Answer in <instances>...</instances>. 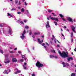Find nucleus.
Segmentation results:
<instances>
[{
  "mask_svg": "<svg viewBox=\"0 0 76 76\" xmlns=\"http://www.w3.org/2000/svg\"><path fill=\"white\" fill-rule=\"evenodd\" d=\"M58 53L59 54H60L61 56L64 58H65L66 57H68V56H69V54L67 52H66V53L65 51H63V52L62 53H61V51L59 50L58 51Z\"/></svg>",
  "mask_w": 76,
  "mask_h": 76,
  "instance_id": "nucleus-1",
  "label": "nucleus"
},
{
  "mask_svg": "<svg viewBox=\"0 0 76 76\" xmlns=\"http://www.w3.org/2000/svg\"><path fill=\"white\" fill-rule=\"evenodd\" d=\"M36 65L37 67H38V68L44 67V65L40 63V62H39V61H37V62L36 64Z\"/></svg>",
  "mask_w": 76,
  "mask_h": 76,
  "instance_id": "nucleus-2",
  "label": "nucleus"
},
{
  "mask_svg": "<svg viewBox=\"0 0 76 76\" xmlns=\"http://www.w3.org/2000/svg\"><path fill=\"white\" fill-rule=\"evenodd\" d=\"M49 18H50V19H52V20H56V22H58V19L57 18L51 17V16H49Z\"/></svg>",
  "mask_w": 76,
  "mask_h": 76,
  "instance_id": "nucleus-3",
  "label": "nucleus"
},
{
  "mask_svg": "<svg viewBox=\"0 0 76 76\" xmlns=\"http://www.w3.org/2000/svg\"><path fill=\"white\" fill-rule=\"evenodd\" d=\"M67 20L69 21V22H73V19L71 18L70 17H68L67 18Z\"/></svg>",
  "mask_w": 76,
  "mask_h": 76,
  "instance_id": "nucleus-4",
  "label": "nucleus"
},
{
  "mask_svg": "<svg viewBox=\"0 0 76 76\" xmlns=\"http://www.w3.org/2000/svg\"><path fill=\"white\" fill-rule=\"evenodd\" d=\"M47 24L46 25V28H48H48H50V26L49 25V21H47Z\"/></svg>",
  "mask_w": 76,
  "mask_h": 76,
  "instance_id": "nucleus-5",
  "label": "nucleus"
},
{
  "mask_svg": "<svg viewBox=\"0 0 76 76\" xmlns=\"http://www.w3.org/2000/svg\"><path fill=\"white\" fill-rule=\"evenodd\" d=\"M67 60L69 61H70V60H73V58L72 57L68 58Z\"/></svg>",
  "mask_w": 76,
  "mask_h": 76,
  "instance_id": "nucleus-6",
  "label": "nucleus"
},
{
  "mask_svg": "<svg viewBox=\"0 0 76 76\" xmlns=\"http://www.w3.org/2000/svg\"><path fill=\"white\" fill-rule=\"evenodd\" d=\"M72 29L74 32L76 33V32L75 31V27H74L73 26L72 27Z\"/></svg>",
  "mask_w": 76,
  "mask_h": 76,
  "instance_id": "nucleus-7",
  "label": "nucleus"
},
{
  "mask_svg": "<svg viewBox=\"0 0 76 76\" xmlns=\"http://www.w3.org/2000/svg\"><path fill=\"white\" fill-rule=\"evenodd\" d=\"M16 58H12V61H13V62L18 61V60H16Z\"/></svg>",
  "mask_w": 76,
  "mask_h": 76,
  "instance_id": "nucleus-8",
  "label": "nucleus"
},
{
  "mask_svg": "<svg viewBox=\"0 0 76 76\" xmlns=\"http://www.w3.org/2000/svg\"><path fill=\"white\" fill-rule=\"evenodd\" d=\"M7 14L8 16H10V17H11V18H13V16H12V15L10 14L9 13H7Z\"/></svg>",
  "mask_w": 76,
  "mask_h": 76,
  "instance_id": "nucleus-9",
  "label": "nucleus"
},
{
  "mask_svg": "<svg viewBox=\"0 0 76 76\" xmlns=\"http://www.w3.org/2000/svg\"><path fill=\"white\" fill-rule=\"evenodd\" d=\"M38 41V42H39V44H41V43H42V42H41V40H40L39 39H37Z\"/></svg>",
  "mask_w": 76,
  "mask_h": 76,
  "instance_id": "nucleus-10",
  "label": "nucleus"
},
{
  "mask_svg": "<svg viewBox=\"0 0 76 76\" xmlns=\"http://www.w3.org/2000/svg\"><path fill=\"white\" fill-rule=\"evenodd\" d=\"M50 57L51 58H53V57H54V55H50Z\"/></svg>",
  "mask_w": 76,
  "mask_h": 76,
  "instance_id": "nucleus-11",
  "label": "nucleus"
},
{
  "mask_svg": "<svg viewBox=\"0 0 76 76\" xmlns=\"http://www.w3.org/2000/svg\"><path fill=\"white\" fill-rule=\"evenodd\" d=\"M20 38L21 39H23L25 38V36H24V35H22V36H20Z\"/></svg>",
  "mask_w": 76,
  "mask_h": 76,
  "instance_id": "nucleus-12",
  "label": "nucleus"
},
{
  "mask_svg": "<svg viewBox=\"0 0 76 76\" xmlns=\"http://www.w3.org/2000/svg\"><path fill=\"white\" fill-rule=\"evenodd\" d=\"M11 31H12V28H10L9 29V34H11Z\"/></svg>",
  "mask_w": 76,
  "mask_h": 76,
  "instance_id": "nucleus-13",
  "label": "nucleus"
},
{
  "mask_svg": "<svg viewBox=\"0 0 76 76\" xmlns=\"http://www.w3.org/2000/svg\"><path fill=\"white\" fill-rule=\"evenodd\" d=\"M23 32L22 35H24V34H26V31H25V30L24 31H23Z\"/></svg>",
  "mask_w": 76,
  "mask_h": 76,
  "instance_id": "nucleus-14",
  "label": "nucleus"
},
{
  "mask_svg": "<svg viewBox=\"0 0 76 76\" xmlns=\"http://www.w3.org/2000/svg\"><path fill=\"white\" fill-rule=\"evenodd\" d=\"M40 34V32H37L36 33H34V35H39Z\"/></svg>",
  "mask_w": 76,
  "mask_h": 76,
  "instance_id": "nucleus-15",
  "label": "nucleus"
},
{
  "mask_svg": "<svg viewBox=\"0 0 76 76\" xmlns=\"http://www.w3.org/2000/svg\"><path fill=\"white\" fill-rule=\"evenodd\" d=\"M59 15L60 16V17H61L62 18L64 17V16H63V15L61 14H59Z\"/></svg>",
  "mask_w": 76,
  "mask_h": 76,
  "instance_id": "nucleus-16",
  "label": "nucleus"
},
{
  "mask_svg": "<svg viewBox=\"0 0 76 76\" xmlns=\"http://www.w3.org/2000/svg\"><path fill=\"white\" fill-rule=\"evenodd\" d=\"M71 37H73V32L71 33Z\"/></svg>",
  "mask_w": 76,
  "mask_h": 76,
  "instance_id": "nucleus-17",
  "label": "nucleus"
},
{
  "mask_svg": "<svg viewBox=\"0 0 76 76\" xmlns=\"http://www.w3.org/2000/svg\"><path fill=\"white\" fill-rule=\"evenodd\" d=\"M17 73H21V71L20 70H18L17 71Z\"/></svg>",
  "mask_w": 76,
  "mask_h": 76,
  "instance_id": "nucleus-18",
  "label": "nucleus"
},
{
  "mask_svg": "<svg viewBox=\"0 0 76 76\" xmlns=\"http://www.w3.org/2000/svg\"><path fill=\"white\" fill-rule=\"evenodd\" d=\"M52 11H53V10H48V12H49V13H51V12H52Z\"/></svg>",
  "mask_w": 76,
  "mask_h": 76,
  "instance_id": "nucleus-19",
  "label": "nucleus"
},
{
  "mask_svg": "<svg viewBox=\"0 0 76 76\" xmlns=\"http://www.w3.org/2000/svg\"><path fill=\"white\" fill-rule=\"evenodd\" d=\"M25 12V10H24V9H23V8H22L21 9V12Z\"/></svg>",
  "mask_w": 76,
  "mask_h": 76,
  "instance_id": "nucleus-20",
  "label": "nucleus"
},
{
  "mask_svg": "<svg viewBox=\"0 0 76 76\" xmlns=\"http://www.w3.org/2000/svg\"><path fill=\"white\" fill-rule=\"evenodd\" d=\"M4 73H6L7 74H8L9 73H7V70H5V71H4L3 72Z\"/></svg>",
  "mask_w": 76,
  "mask_h": 76,
  "instance_id": "nucleus-21",
  "label": "nucleus"
},
{
  "mask_svg": "<svg viewBox=\"0 0 76 76\" xmlns=\"http://www.w3.org/2000/svg\"><path fill=\"white\" fill-rule=\"evenodd\" d=\"M54 23H55L56 26H57V25L58 24H57V22L56 21L54 22Z\"/></svg>",
  "mask_w": 76,
  "mask_h": 76,
  "instance_id": "nucleus-22",
  "label": "nucleus"
},
{
  "mask_svg": "<svg viewBox=\"0 0 76 76\" xmlns=\"http://www.w3.org/2000/svg\"><path fill=\"white\" fill-rule=\"evenodd\" d=\"M65 64H66L67 66H69V64L67 62L65 63Z\"/></svg>",
  "mask_w": 76,
  "mask_h": 76,
  "instance_id": "nucleus-23",
  "label": "nucleus"
},
{
  "mask_svg": "<svg viewBox=\"0 0 76 76\" xmlns=\"http://www.w3.org/2000/svg\"><path fill=\"white\" fill-rule=\"evenodd\" d=\"M23 67L24 69H26V67L25 65H23Z\"/></svg>",
  "mask_w": 76,
  "mask_h": 76,
  "instance_id": "nucleus-24",
  "label": "nucleus"
},
{
  "mask_svg": "<svg viewBox=\"0 0 76 76\" xmlns=\"http://www.w3.org/2000/svg\"><path fill=\"white\" fill-rule=\"evenodd\" d=\"M4 62L5 63H7H7H9L10 62L9 61H8L7 62L5 61Z\"/></svg>",
  "mask_w": 76,
  "mask_h": 76,
  "instance_id": "nucleus-25",
  "label": "nucleus"
},
{
  "mask_svg": "<svg viewBox=\"0 0 76 76\" xmlns=\"http://www.w3.org/2000/svg\"><path fill=\"white\" fill-rule=\"evenodd\" d=\"M1 53V54H3L4 53V52H3V51L2 50H1L0 51Z\"/></svg>",
  "mask_w": 76,
  "mask_h": 76,
  "instance_id": "nucleus-26",
  "label": "nucleus"
},
{
  "mask_svg": "<svg viewBox=\"0 0 76 76\" xmlns=\"http://www.w3.org/2000/svg\"><path fill=\"white\" fill-rule=\"evenodd\" d=\"M8 56H9V54H6L5 55V56L6 57H8Z\"/></svg>",
  "mask_w": 76,
  "mask_h": 76,
  "instance_id": "nucleus-27",
  "label": "nucleus"
},
{
  "mask_svg": "<svg viewBox=\"0 0 76 76\" xmlns=\"http://www.w3.org/2000/svg\"><path fill=\"white\" fill-rule=\"evenodd\" d=\"M53 53H56V51H55V50H51V52H53Z\"/></svg>",
  "mask_w": 76,
  "mask_h": 76,
  "instance_id": "nucleus-28",
  "label": "nucleus"
},
{
  "mask_svg": "<svg viewBox=\"0 0 76 76\" xmlns=\"http://www.w3.org/2000/svg\"><path fill=\"white\" fill-rule=\"evenodd\" d=\"M0 26L1 27H3V25L1 24H0Z\"/></svg>",
  "mask_w": 76,
  "mask_h": 76,
  "instance_id": "nucleus-29",
  "label": "nucleus"
},
{
  "mask_svg": "<svg viewBox=\"0 0 76 76\" xmlns=\"http://www.w3.org/2000/svg\"><path fill=\"white\" fill-rule=\"evenodd\" d=\"M42 46H44L45 45V44L44 43H43L42 44Z\"/></svg>",
  "mask_w": 76,
  "mask_h": 76,
  "instance_id": "nucleus-30",
  "label": "nucleus"
},
{
  "mask_svg": "<svg viewBox=\"0 0 76 76\" xmlns=\"http://www.w3.org/2000/svg\"><path fill=\"white\" fill-rule=\"evenodd\" d=\"M25 28H29V27L28 26H25Z\"/></svg>",
  "mask_w": 76,
  "mask_h": 76,
  "instance_id": "nucleus-31",
  "label": "nucleus"
},
{
  "mask_svg": "<svg viewBox=\"0 0 76 76\" xmlns=\"http://www.w3.org/2000/svg\"><path fill=\"white\" fill-rule=\"evenodd\" d=\"M10 53H13V52L12 51H10Z\"/></svg>",
  "mask_w": 76,
  "mask_h": 76,
  "instance_id": "nucleus-32",
  "label": "nucleus"
},
{
  "mask_svg": "<svg viewBox=\"0 0 76 76\" xmlns=\"http://www.w3.org/2000/svg\"><path fill=\"white\" fill-rule=\"evenodd\" d=\"M15 9H14V8H12L11 9V11H13V10H15Z\"/></svg>",
  "mask_w": 76,
  "mask_h": 76,
  "instance_id": "nucleus-33",
  "label": "nucleus"
},
{
  "mask_svg": "<svg viewBox=\"0 0 76 76\" xmlns=\"http://www.w3.org/2000/svg\"><path fill=\"white\" fill-rule=\"evenodd\" d=\"M18 0H15V3H18Z\"/></svg>",
  "mask_w": 76,
  "mask_h": 76,
  "instance_id": "nucleus-34",
  "label": "nucleus"
},
{
  "mask_svg": "<svg viewBox=\"0 0 76 76\" xmlns=\"http://www.w3.org/2000/svg\"><path fill=\"white\" fill-rule=\"evenodd\" d=\"M62 20H63L64 21H66V19H64V18H62Z\"/></svg>",
  "mask_w": 76,
  "mask_h": 76,
  "instance_id": "nucleus-35",
  "label": "nucleus"
},
{
  "mask_svg": "<svg viewBox=\"0 0 76 76\" xmlns=\"http://www.w3.org/2000/svg\"><path fill=\"white\" fill-rule=\"evenodd\" d=\"M23 59H20V61H21V62H23Z\"/></svg>",
  "mask_w": 76,
  "mask_h": 76,
  "instance_id": "nucleus-36",
  "label": "nucleus"
},
{
  "mask_svg": "<svg viewBox=\"0 0 76 76\" xmlns=\"http://www.w3.org/2000/svg\"><path fill=\"white\" fill-rule=\"evenodd\" d=\"M18 4L19 5H20V4H20V1H19V3H18Z\"/></svg>",
  "mask_w": 76,
  "mask_h": 76,
  "instance_id": "nucleus-37",
  "label": "nucleus"
},
{
  "mask_svg": "<svg viewBox=\"0 0 76 76\" xmlns=\"http://www.w3.org/2000/svg\"><path fill=\"white\" fill-rule=\"evenodd\" d=\"M20 23H21V24H24V23H23V22L21 21V22H20Z\"/></svg>",
  "mask_w": 76,
  "mask_h": 76,
  "instance_id": "nucleus-38",
  "label": "nucleus"
},
{
  "mask_svg": "<svg viewBox=\"0 0 76 76\" xmlns=\"http://www.w3.org/2000/svg\"><path fill=\"white\" fill-rule=\"evenodd\" d=\"M17 13H18V14H21V12H18Z\"/></svg>",
  "mask_w": 76,
  "mask_h": 76,
  "instance_id": "nucleus-39",
  "label": "nucleus"
},
{
  "mask_svg": "<svg viewBox=\"0 0 76 76\" xmlns=\"http://www.w3.org/2000/svg\"><path fill=\"white\" fill-rule=\"evenodd\" d=\"M45 44L47 45H49V44H48V43L47 42H46Z\"/></svg>",
  "mask_w": 76,
  "mask_h": 76,
  "instance_id": "nucleus-40",
  "label": "nucleus"
},
{
  "mask_svg": "<svg viewBox=\"0 0 76 76\" xmlns=\"http://www.w3.org/2000/svg\"><path fill=\"white\" fill-rule=\"evenodd\" d=\"M24 22L25 23H26V22H27V20H24Z\"/></svg>",
  "mask_w": 76,
  "mask_h": 76,
  "instance_id": "nucleus-41",
  "label": "nucleus"
},
{
  "mask_svg": "<svg viewBox=\"0 0 76 76\" xmlns=\"http://www.w3.org/2000/svg\"><path fill=\"white\" fill-rule=\"evenodd\" d=\"M71 42H73V39H71Z\"/></svg>",
  "mask_w": 76,
  "mask_h": 76,
  "instance_id": "nucleus-42",
  "label": "nucleus"
},
{
  "mask_svg": "<svg viewBox=\"0 0 76 76\" xmlns=\"http://www.w3.org/2000/svg\"><path fill=\"white\" fill-rule=\"evenodd\" d=\"M64 28H65V29H66V28L67 27H66V26H64Z\"/></svg>",
  "mask_w": 76,
  "mask_h": 76,
  "instance_id": "nucleus-43",
  "label": "nucleus"
},
{
  "mask_svg": "<svg viewBox=\"0 0 76 76\" xmlns=\"http://www.w3.org/2000/svg\"><path fill=\"white\" fill-rule=\"evenodd\" d=\"M22 58H24V57H23V55H22Z\"/></svg>",
  "mask_w": 76,
  "mask_h": 76,
  "instance_id": "nucleus-44",
  "label": "nucleus"
},
{
  "mask_svg": "<svg viewBox=\"0 0 76 76\" xmlns=\"http://www.w3.org/2000/svg\"><path fill=\"white\" fill-rule=\"evenodd\" d=\"M32 37H33V38H35V36L32 35Z\"/></svg>",
  "mask_w": 76,
  "mask_h": 76,
  "instance_id": "nucleus-45",
  "label": "nucleus"
},
{
  "mask_svg": "<svg viewBox=\"0 0 76 76\" xmlns=\"http://www.w3.org/2000/svg\"><path fill=\"white\" fill-rule=\"evenodd\" d=\"M29 34L30 35H31L32 34V31H30L29 33Z\"/></svg>",
  "mask_w": 76,
  "mask_h": 76,
  "instance_id": "nucleus-46",
  "label": "nucleus"
},
{
  "mask_svg": "<svg viewBox=\"0 0 76 76\" xmlns=\"http://www.w3.org/2000/svg\"><path fill=\"white\" fill-rule=\"evenodd\" d=\"M24 4H25V5H26V6H27L28 5L27 4H26V2H25L24 3Z\"/></svg>",
  "mask_w": 76,
  "mask_h": 76,
  "instance_id": "nucleus-47",
  "label": "nucleus"
},
{
  "mask_svg": "<svg viewBox=\"0 0 76 76\" xmlns=\"http://www.w3.org/2000/svg\"><path fill=\"white\" fill-rule=\"evenodd\" d=\"M35 76V74H32V76Z\"/></svg>",
  "mask_w": 76,
  "mask_h": 76,
  "instance_id": "nucleus-48",
  "label": "nucleus"
},
{
  "mask_svg": "<svg viewBox=\"0 0 76 76\" xmlns=\"http://www.w3.org/2000/svg\"><path fill=\"white\" fill-rule=\"evenodd\" d=\"M54 58H58V57L57 56H55V57L54 56Z\"/></svg>",
  "mask_w": 76,
  "mask_h": 76,
  "instance_id": "nucleus-49",
  "label": "nucleus"
},
{
  "mask_svg": "<svg viewBox=\"0 0 76 76\" xmlns=\"http://www.w3.org/2000/svg\"><path fill=\"white\" fill-rule=\"evenodd\" d=\"M18 53H22V52L20 51H18Z\"/></svg>",
  "mask_w": 76,
  "mask_h": 76,
  "instance_id": "nucleus-50",
  "label": "nucleus"
},
{
  "mask_svg": "<svg viewBox=\"0 0 76 76\" xmlns=\"http://www.w3.org/2000/svg\"><path fill=\"white\" fill-rule=\"evenodd\" d=\"M57 47H60V45H57Z\"/></svg>",
  "mask_w": 76,
  "mask_h": 76,
  "instance_id": "nucleus-51",
  "label": "nucleus"
},
{
  "mask_svg": "<svg viewBox=\"0 0 76 76\" xmlns=\"http://www.w3.org/2000/svg\"><path fill=\"white\" fill-rule=\"evenodd\" d=\"M16 50H17V48H16L14 49V50H15V51H16Z\"/></svg>",
  "mask_w": 76,
  "mask_h": 76,
  "instance_id": "nucleus-52",
  "label": "nucleus"
},
{
  "mask_svg": "<svg viewBox=\"0 0 76 76\" xmlns=\"http://www.w3.org/2000/svg\"><path fill=\"white\" fill-rule=\"evenodd\" d=\"M62 64H65V63H64V62H63L62 63Z\"/></svg>",
  "mask_w": 76,
  "mask_h": 76,
  "instance_id": "nucleus-53",
  "label": "nucleus"
},
{
  "mask_svg": "<svg viewBox=\"0 0 76 76\" xmlns=\"http://www.w3.org/2000/svg\"><path fill=\"white\" fill-rule=\"evenodd\" d=\"M74 50L75 51H76V48H75V49H74Z\"/></svg>",
  "mask_w": 76,
  "mask_h": 76,
  "instance_id": "nucleus-54",
  "label": "nucleus"
},
{
  "mask_svg": "<svg viewBox=\"0 0 76 76\" xmlns=\"http://www.w3.org/2000/svg\"><path fill=\"white\" fill-rule=\"evenodd\" d=\"M66 31H68V32H69V29H66Z\"/></svg>",
  "mask_w": 76,
  "mask_h": 76,
  "instance_id": "nucleus-55",
  "label": "nucleus"
},
{
  "mask_svg": "<svg viewBox=\"0 0 76 76\" xmlns=\"http://www.w3.org/2000/svg\"><path fill=\"white\" fill-rule=\"evenodd\" d=\"M44 48H47V47L46 46H44Z\"/></svg>",
  "mask_w": 76,
  "mask_h": 76,
  "instance_id": "nucleus-56",
  "label": "nucleus"
},
{
  "mask_svg": "<svg viewBox=\"0 0 76 76\" xmlns=\"http://www.w3.org/2000/svg\"><path fill=\"white\" fill-rule=\"evenodd\" d=\"M71 64L73 65H74V63H72Z\"/></svg>",
  "mask_w": 76,
  "mask_h": 76,
  "instance_id": "nucleus-57",
  "label": "nucleus"
},
{
  "mask_svg": "<svg viewBox=\"0 0 76 76\" xmlns=\"http://www.w3.org/2000/svg\"><path fill=\"white\" fill-rule=\"evenodd\" d=\"M42 38H44V36H42Z\"/></svg>",
  "mask_w": 76,
  "mask_h": 76,
  "instance_id": "nucleus-58",
  "label": "nucleus"
},
{
  "mask_svg": "<svg viewBox=\"0 0 76 76\" xmlns=\"http://www.w3.org/2000/svg\"><path fill=\"white\" fill-rule=\"evenodd\" d=\"M26 64H26V63H24V65H26Z\"/></svg>",
  "mask_w": 76,
  "mask_h": 76,
  "instance_id": "nucleus-59",
  "label": "nucleus"
},
{
  "mask_svg": "<svg viewBox=\"0 0 76 76\" xmlns=\"http://www.w3.org/2000/svg\"><path fill=\"white\" fill-rule=\"evenodd\" d=\"M9 72H11V71H10V69H9Z\"/></svg>",
  "mask_w": 76,
  "mask_h": 76,
  "instance_id": "nucleus-60",
  "label": "nucleus"
},
{
  "mask_svg": "<svg viewBox=\"0 0 76 76\" xmlns=\"http://www.w3.org/2000/svg\"><path fill=\"white\" fill-rule=\"evenodd\" d=\"M63 67H66V65H63Z\"/></svg>",
  "mask_w": 76,
  "mask_h": 76,
  "instance_id": "nucleus-61",
  "label": "nucleus"
},
{
  "mask_svg": "<svg viewBox=\"0 0 76 76\" xmlns=\"http://www.w3.org/2000/svg\"><path fill=\"white\" fill-rule=\"evenodd\" d=\"M42 42H43V39H42L41 40Z\"/></svg>",
  "mask_w": 76,
  "mask_h": 76,
  "instance_id": "nucleus-62",
  "label": "nucleus"
},
{
  "mask_svg": "<svg viewBox=\"0 0 76 76\" xmlns=\"http://www.w3.org/2000/svg\"><path fill=\"white\" fill-rule=\"evenodd\" d=\"M57 16V15H54H54H53V16Z\"/></svg>",
  "mask_w": 76,
  "mask_h": 76,
  "instance_id": "nucleus-63",
  "label": "nucleus"
},
{
  "mask_svg": "<svg viewBox=\"0 0 76 76\" xmlns=\"http://www.w3.org/2000/svg\"><path fill=\"white\" fill-rule=\"evenodd\" d=\"M52 37H53V38H54V35H53Z\"/></svg>",
  "mask_w": 76,
  "mask_h": 76,
  "instance_id": "nucleus-64",
  "label": "nucleus"
}]
</instances>
